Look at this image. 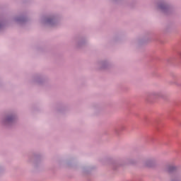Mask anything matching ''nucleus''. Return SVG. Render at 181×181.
I'll return each instance as SVG.
<instances>
[{"label":"nucleus","mask_w":181,"mask_h":181,"mask_svg":"<svg viewBox=\"0 0 181 181\" xmlns=\"http://www.w3.org/2000/svg\"><path fill=\"white\" fill-rule=\"evenodd\" d=\"M144 166H146V168H153V166H155V160H147L144 162Z\"/></svg>","instance_id":"obj_1"},{"label":"nucleus","mask_w":181,"mask_h":181,"mask_svg":"<svg viewBox=\"0 0 181 181\" xmlns=\"http://www.w3.org/2000/svg\"><path fill=\"white\" fill-rule=\"evenodd\" d=\"M173 170H176V167L175 165H168L167 167V172H173Z\"/></svg>","instance_id":"obj_2"}]
</instances>
